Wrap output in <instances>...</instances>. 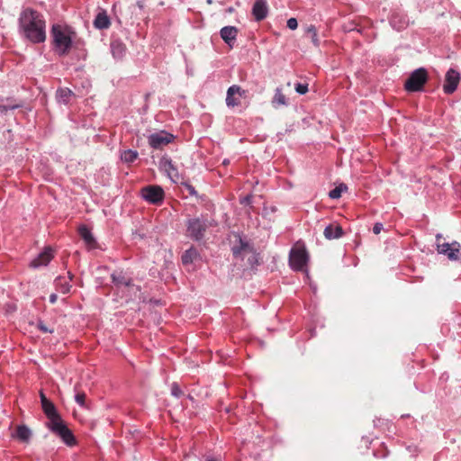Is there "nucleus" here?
<instances>
[{
  "label": "nucleus",
  "mask_w": 461,
  "mask_h": 461,
  "mask_svg": "<svg viewBox=\"0 0 461 461\" xmlns=\"http://www.w3.org/2000/svg\"><path fill=\"white\" fill-rule=\"evenodd\" d=\"M20 27L24 36L33 43L43 42L46 39L45 21L41 14L25 9L19 18Z\"/></svg>",
  "instance_id": "nucleus-1"
},
{
  "label": "nucleus",
  "mask_w": 461,
  "mask_h": 461,
  "mask_svg": "<svg viewBox=\"0 0 461 461\" xmlns=\"http://www.w3.org/2000/svg\"><path fill=\"white\" fill-rule=\"evenodd\" d=\"M41 408L49 419V429L60 437L68 446H73L75 444V438L71 430L64 424L55 405L50 401H48L41 404Z\"/></svg>",
  "instance_id": "nucleus-2"
},
{
  "label": "nucleus",
  "mask_w": 461,
  "mask_h": 461,
  "mask_svg": "<svg viewBox=\"0 0 461 461\" xmlns=\"http://www.w3.org/2000/svg\"><path fill=\"white\" fill-rule=\"evenodd\" d=\"M51 34L53 38L55 51L59 55L66 54L72 44L69 30L59 24H54L52 26Z\"/></svg>",
  "instance_id": "nucleus-3"
},
{
  "label": "nucleus",
  "mask_w": 461,
  "mask_h": 461,
  "mask_svg": "<svg viewBox=\"0 0 461 461\" xmlns=\"http://www.w3.org/2000/svg\"><path fill=\"white\" fill-rule=\"evenodd\" d=\"M235 243L232 246V253L235 258L247 260L248 264L253 266L257 261V254L253 247L239 235H234Z\"/></svg>",
  "instance_id": "nucleus-4"
},
{
  "label": "nucleus",
  "mask_w": 461,
  "mask_h": 461,
  "mask_svg": "<svg viewBox=\"0 0 461 461\" xmlns=\"http://www.w3.org/2000/svg\"><path fill=\"white\" fill-rule=\"evenodd\" d=\"M427 77L428 75L426 69L420 68L414 70L405 83L406 90L410 92L420 90L427 81Z\"/></svg>",
  "instance_id": "nucleus-5"
},
{
  "label": "nucleus",
  "mask_w": 461,
  "mask_h": 461,
  "mask_svg": "<svg viewBox=\"0 0 461 461\" xmlns=\"http://www.w3.org/2000/svg\"><path fill=\"white\" fill-rule=\"evenodd\" d=\"M308 260V254L305 248L296 247L290 252V266L294 270H303Z\"/></svg>",
  "instance_id": "nucleus-6"
},
{
  "label": "nucleus",
  "mask_w": 461,
  "mask_h": 461,
  "mask_svg": "<svg viewBox=\"0 0 461 461\" xmlns=\"http://www.w3.org/2000/svg\"><path fill=\"white\" fill-rule=\"evenodd\" d=\"M438 252L446 255L450 260L461 261V246L458 242L438 244Z\"/></svg>",
  "instance_id": "nucleus-7"
},
{
  "label": "nucleus",
  "mask_w": 461,
  "mask_h": 461,
  "mask_svg": "<svg viewBox=\"0 0 461 461\" xmlns=\"http://www.w3.org/2000/svg\"><path fill=\"white\" fill-rule=\"evenodd\" d=\"M206 228L207 224L204 221L200 219H191L187 223V233L191 238L200 240L203 238Z\"/></svg>",
  "instance_id": "nucleus-8"
},
{
  "label": "nucleus",
  "mask_w": 461,
  "mask_h": 461,
  "mask_svg": "<svg viewBox=\"0 0 461 461\" xmlns=\"http://www.w3.org/2000/svg\"><path fill=\"white\" fill-rule=\"evenodd\" d=\"M142 197L149 203H158L163 200L164 192L160 186L149 185L142 188Z\"/></svg>",
  "instance_id": "nucleus-9"
},
{
  "label": "nucleus",
  "mask_w": 461,
  "mask_h": 461,
  "mask_svg": "<svg viewBox=\"0 0 461 461\" xmlns=\"http://www.w3.org/2000/svg\"><path fill=\"white\" fill-rule=\"evenodd\" d=\"M172 140L173 135L166 131H159L153 133L149 137V143L154 149H161L170 143Z\"/></svg>",
  "instance_id": "nucleus-10"
},
{
  "label": "nucleus",
  "mask_w": 461,
  "mask_h": 461,
  "mask_svg": "<svg viewBox=\"0 0 461 461\" xmlns=\"http://www.w3.org/2000/svg\"><path fill=\"white\" fill-rule=\"evenodd\" d=\"M459 81L460 74L455 69L450 68L446 74L445 84L443 86L444 92L446 94H452L455 92Z\"/></svg>",
  "instance_id": "nucleus-11"
},
{
  "label": "nucleus",
  "mask_w": 461,
  "mask_h": 461,
  "mask_svg": "<svg viewBox=\"0 0 461 461\" xmlns=\"http://www.w3.org/2000/svg\"><path fill=\"white\" fill-rule=\"evenodd\" d=\"M112 279L113 282L117 286H123L125 288H128L134 294L139 292V287L131 285V281L130 278H128L122 272H114L112 274Z\"/></svg>",
  "instance_id": "nucleus-12"
},
{
  "label": "nucleus",
  "mask_w": 461,
  "mask_h": 461,
  "mask_svg": "<svg viewBox=\"0 0 461 461\" xmlns=\"http://www.w3.org/2000/svg\"><path fill=\"white\" fill-rule=\"evenodd\" d=\"M268 14V5L267 0H256L252 7V14L257 21H261Z\"/></svg>",
  "instance_id": "nucleus-13"
},
{
  "label": "nucleus",
  "mask_w": 461,
  "mask_h": 461,
  "mask_svg": "<svg viewBox=\"0 0 461 461\" xmlns=\"http://www.w3.org/2000/svg\"><path fill=\"white\" fill-rule=\"evenodd\" d=\"M161 168L167 174L168 177L175 183L178 182L180 179V176L178 174L177 169L172 163V160L167 158H163L160 160Z\"/></svg>",
  "instance_id": "nucleus-14"
},
{
  "label": "nucleus",
  "mask_w": 461,
  "mask_h": 461,
  "mask_svg": "<svg viewBox=\"0 0 461 461\" xmlns=\"http://www.w3.org/2000/svg\"><path fill=\"white\" fill-rule=\"evenodd\" d=\"M244 94V91L238 86L234 85L229 87L226 96V104L228 106L234 107L240 104L239 97Z\"/></svg>",
  "instance_id": "nucleus-15"
},
{
  "label": "nucleus",
  "mask_w": 461,
  "mask_h": 461,
  "mask_svg": "<svg viewBox=\"0 0 461 461\" xmlns=\"http://www.w3.org/2000/svg\"><path fill=\"white\" fill-rule=\"evenodd\" d=\"M53 258V251L50 248H46L39 256L31 262V267L37 268L47 266Z\"/></svg>",
  "instance_id": "nucleus-16"
},
{
  "label": "nucleus",
  "mask_w": 461,
  "mask_h": 461,
  "mask_svg": "<svg viewBox=\"0 0 461 461\" xmlns=\"http://www.w3.org/2000/svg\"><path fill=\"white\" fill-rule=\"evenodd\" d=\"M221 39L230 46L233 44L238 34V29L234 26H225L220 32Z\"/></svg>",
  "instance_id": "nucleus-17"
},
{
  "label": "nucleus",
  "mask_w": 461,
  "mask_h": 461,
  "mask_svg": "<svg viewBox=\"0 0 461 461\" xmlns=\"http://www.w3.org/2000/svg\"><path fill=\"white\" fill-rule=\"evenodd\" d=\"M79 235L84 240L86 245L88 249H95L96 246V241L92 235L91 231L86 227L81 226L79 227Z\"/></svg>",
  "instance_id": "nucleus-18"
},
{
  "label": "nucleus",
  "mask_w": 461,
  "mask_h": 461,
  "mask_svg": "<svg viewBox=\"0 0 461 461\" xmlns=\"http://www.w3.org/2000/svg\"><path fill=\"white\" fill-rule=\"evenodd\" d=\"M343 230L339 225L330 224L324 229V236L328 240L339 239L343 235Z\"/></svg>",
  "instance_id": "nucleus-19"
},
{
  "label": "nucleus",
  "mask_w": 461,
  "mask_h": 461,
  "mask_svg": "<svg viewBox=\"0 0 461 461\" xmlns=\"http://www.w3.org/2000/svg\"><path fill=\"white\" fill-rule=\"evenodd\" d=\"M111 51L113 58L121 59L125 55L126 47L121 41L115 40L111 43Z\"/></svg>",
  "instance_id": "nucleus-20"
},
{
  "label": "nucleus",
  "mask_w": 461,
  "mask_h": 461,
  "mask_svg": "<svg viewBox=\"0 0 461 461\" xmlns=\"http://www.w3.org/2000/svg\"><path fill=\"white\" fill-rule=\"evenodd\" d=\"M73 96H74V93L67 87L59 88L56 93V98H57L58 102L64 104H68L71 97H73Z\"/></svg>",
  "instance_id": "nucleus-21"
},
{
  "label": "nucleus",
  "mask_w": 461,
  "mask_h": 461,
  "mask_svg": "<svg viewBox=\"0 0 461 461\" xmlns=\"http://www.w3.org/2000/svg\"><path fill=\"white\" fill-rule=\"evenodd\" d=\"M32 436L31 429L25 425H20L15 431V437L22 442H29Z\"/></svg>",
  "instance_id": "nucleus-22"
},
{
  "label": "nucleus",
  "mask_w": 461,
  "mask_h": 461,
  "mask_svg": "<svg viewBox=\"0 0 461 461\" xmlns=\"http://www.w3.org/2000/svg\"><path fill=\"white\" fill-rule=\"evenodd\" d=\"M94 25L97 29L108 28L110 25V20H109L107 14L104 12L98 13V14L96 15V17L94 21Z\"/></svg>",
  "instance_id": "nucleus-23"
},
{
  "label": "nucleus",
  "mask_w": 461,
  "mask_h": 461,
  "mask_svg": "<svg viewBox=\"0 0 461 461\" xmlns=\"http://www.w3.org/2000/svg\"><path fill=\"white\" fill-rule=\"evenodd\" d=\"M272 104L275 107L286 104L285 96L283 95L279 88L276 90Z\"/></svg>",
  "instance_id": "nucleus-24"
},
{
  "label": "nucleus",
  "mask_w": 461,
  "mask_h": 461,
  "mask_svg": "<svg viewBox=\"0 0 461 461\" xmlns=\"http://www.w3.org/2000/svg\"><path fill=\"white\" fill-rule=\"evenodd\" d=\"M197 257V252L194 249H187L182 256V262L184 265L190 264Z\"/></svg>",
  "instance_id": "nucleus-25"
},
{
  "label": "nucleus",
  "mask_w": 461,
  "mask_h": 461,
  "mask_svg": "<svg viewBox=\"0 0 461 461\" xmlns=\"http://www.w3.org/2000/svg\"><path fill=\"white\" fill-rule=\"evenodd\" d=\"M56 286L62 294H67L70 291V285L67 282L64 277H58L55 280Z\"/></svg>",
  "instance_id": "nucleus-26"
},
{
  "label": "nucleus",
  "mask_w": 461,
  "mask_h": 461,
  "mask_svg": "<svg viewBox=\"0 0 461 461\" xmlns=\"http://www.w3.org/2000/svg\"><path fill=\"white\" fill-rule=\"evenodd\" d=\"M137 157L138 152L131 149L124 150L121 155L122 160L126 163L133 162L137 158Z\"/></svg>",
  "instance_id": "nucleus-27"
},
{
  "label": "nucleus",
  "mask_w": 461,
  "mask_h": 461,
  "mask_svg": "<svg viewBox=\"0 0 461 461\" xmlns=\"http://www.w3.org/2000/svg\"><path fill=\"white\" fill-rule=\"evenodd\" d=\"M305 33L307 36H309L311 38L312 42L315 46H319V39H318L317 30H316L315 26H313V25L308 26L306 28Z\"/></svg>",
  "instance_id": "nucleus-28"
},
{
  "label": "nucleus",
  "mask_w": 461,
  "mask_h": 461,
  "mask_svg": "<svg viewBox=\"0 0 461 461\" xmlns=\"http://www.w3.org/2000/svg\"><path fill=\"white\" fill-rule=\"evenodd\" d=\"M347 185H344V184H340L339 185H338L337 187H335L334 189H332L331 191H330L329 193V196L330 198L331 199H338L341 196V194L347 190Z\"/></svg>",
  "instance_id": "nucleus-29"
},
{
  "label": "nucleus",
  "mask_w": 461,
  "mask_h": 461,
  "mask_svg": "<svg viewBox=\"0 0 461 461\" xmlns=\"http://www.w3.org/2000/svg\"><path fill=\"white\" fill-rule=\"evenodd\" d=\"M76 394H75V401L77 404H79L81 407H86V393L83 392H77V388H75Z\"/></svg>",
  "instance_id": "nucleus-30"
},
{
  "label": "nucleus",
  "mask_w": 461,
  "mask_h": 461,
  "mask_svg": "<svg viewBox=\"0 0 461 461\" xmlns=\"http://www.w3.org/2000/svg\"><path fill=\"white\" fill-rule=\"evenodd\" d=\"M295 91L300 95H304L308 92V85L305 84H296Z\"/></svg>",
  "instance_id": "nucleus-31"
},
{
  "label": "nucleus",
  "mask_w": 461,
  "mask_h": 461,
  "mask_svg": "<svg viewBox=\"0 0 461 461\" xmlns=\"http://www.w3.org/2000/svg\"><path fill=\"white\" fill-rule=\"evenodd\" d=\"M18 107H19V104L10 105V104H0V113H5L8 110H13V109H15Z\"/></svg>",
  "instance_id": "nucleus-32"
},
{
  "label": "nucleus",
  "mask_w": 461,
  "mask_h": 461,
  "mask_svg": "<svg viewBox=\"0 0 461 461\" xmlns=\"http://www.w3.org/2000/svg\"><path fill=\"white\" fill-rule=\"evenodd\" d=\"M287 27L290 30H295L298 27V22L295 18H290L287 20Z\"/></svg>",
  "instance_id": "nucleus-33"
},
{
  "label": "nucleus",
  "mask_w": 461,
  "mask_h": 461,
  "mask_svg": "<svg viewBox=\"0 0 461 461\" xmlns=\"http://www.w3.org/2000/svg\"><path fill=\"white\" fill-rule=\"evenodd\" d=\"M171 393L176 397H179L182 394V391L176 384H172Z\"/></svg>",
  "instance_id": "nucleus-34"
},
{
  "label": "nucleus",
  "mask_w": 461,
  "mask_h": 461,
  "mask_svg": "<svg viewBox=\"0 0 461 461\" xmlns=\"http://www.w3.org/2000/svg\"><path fill=\"white\" fill-rule=\"evenodd\" d=\"M383 230V224L380 222H377L374 225L373 231L375 234H379L381 230Z\"/></svg>",
  "instance_id": "nucleus-35"
},
{
  "label": "nucleus",
  "mask_w": 461,
  "mask_h": 461,
  "mask_svg": "<svg viewBox=\"0 0 461 461\" xmlns=\"http://www.w3.org/2000/svg\"><path fill=\"white\" fill-rule=\"evenodd\" d=\"M38 327L43 332H53V330H50L43 322H40Z\"/></svg>",
  "instance_id": "nucleus-36"
},
{
  "label": "nucleus",
  "mask_w": 461,
  "mask_h": 461,
  "mask_svg": "<svg viewBox=\"0 0 461 461\" xmlns=\"http://www.w3.org/2000/svg\"><path fill=\"white\" fill-rule=\"evenodd\" d=\"M40 397H41V404H42V403H44V402H48V401H50V400L45 396V394L43 393V392H41V393H40Z\"/></svg>",
  "instance_id": "nucleus-37"
},
{
  "label": "nucleus",
  "mask_w": 461,
  "mask_h": 461,
  "mask_svg": "<svg viewBox=\"0 0 461 461\" xmlns=\"http://www.w3.org/2000/svg\"><path fill=\"white\" fill-rule=\"evenodd\" d=\"M205 461H221V458L212 456H207Z\"/></svg>",
  "instance_id": "nucleus-38"
},
{
  "label": "nucleus",
  "mask_w": 461,
  "mask_h": 461,
  "mask_svg": "<svg viewBox=\"0 0 461 461\" xmlns=\"http://www.w3.org/2000/svg\"><path fill=\"white\" fill-rule=\"evenodd\" d=\"M56 301H57V295H56L55 294H52L50 296V302L51 303H56Z\"/></svg>",
  "instance_id": "nucleus-39"
},
{
  "label": "nucleus",
  "mask_w": 461,
  "mask_h": 461,
  "mask_svg": "<svg viewBox=\"0 0 461 461\" xmlns=\"http://www.w3.org/2000/svg\"><path fill=\"white\" fill-rule=\"evenodd\" d=\"M250 203V196H246L242 199V203Z\"/></svg>",
  "instance_id": "nucleus-40"
},
{
  "label": "nucleus",
  "mask_w": 461,
  "mask_h": 461,
  "mask_svg": "<svg viewBox=\"0 0 461 461\" xmlns=\"http://www.w3.org/2000/svg\"><path fill=\"white\" fill-rule=\"evenodd\" d=\"M68 278L71 280L72 275L70 274V272H68Z\"/></svg>",
  "instance_id": "nucleus-41"
},
{
  "label": "nucleus",
  "mask_w": 461,
  "mask_h": 461,
  "mask_svg": "<svg viewBox=\"0 0 461 461\" xmlns=\"http://www.w3.org/2000/svg\"><path fill=\"white\" fill-rule=\"evenodd\" d=\"M228 163H229V160H227V159L223 160L224 165H227Z\"/></svg>",
  "instance_id": "nucleus-42"
}]
</instances>
